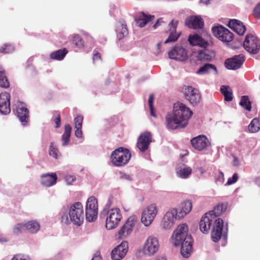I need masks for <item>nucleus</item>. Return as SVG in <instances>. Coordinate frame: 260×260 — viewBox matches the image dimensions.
Returning a JSON list of instances; mask_svg holds the SVG:
<instances>
[{
	"instance_id": "obj_48",
	"label": "nucleus",
	"mask_w": 260,
	"mask_h": 260,
	"mask_svg": "<svg viewBox=\"0 0 260 260\" xmlns=\"http://www.w3.org/2000/svg\"><path fill=\"white\" fill-rule=\"evenodd\" d=\"M119 178L121 180L126 181H131L132 180L131 175L122 172H119Z\"/></svg>"
},
{
	"instance_id": "obj_4",
	"label": "nucleus",
	"mask_w": 260,
	"mask_h": 260,
	"mask_svg": "<svg viewBox=\"0 0 260 260\" xmlns=\"http://www.w3.org/2000/svg\"><path fill=\"white\" fill-rule=\"evenodd\" d=\"M69 216L63 214L61 217V221L65 224L72 222L77 226H80L84 221V213L82 204L80 202H76L72 205L69 211Z\"/></svg>"
},
{
	"instance_id": "obj_54",
	"label": "nucleus",
	"mask_w": 260,
	"mask_h": 260,
	"mask_svg": "<svg viewBox=\"0 0 260 260\" xmlns=\"http://www.w3.org/2000/svg\"><path fill=\"white\" fill-rule=\"evenodd\" d=\"M82 127H75L76 130L75 132V135L77 138H82V132L81 129Z\"/></svg>"
},
{
	"instance_id": "obj_51",
	"label": "nucleus",
	"mask_w": 260,
	"mask_h": 260,
	"mask_svg": "<svg viewBox=\"0 0 260 260\" xmlns=\"http://www.w3.org/2000/svg\"><path fill=\"white\" fill-rule=\"evenodd\" d=\"M253 14L256 18L260 19V2L256 5L254 9Z\"/></svg>"
},
{
	"instance_id": "obj_10",
	"label": "nucleus",
	"mask_w": 260,
	"mask_h": 260,
	"mask_svg": "<svg viewBox=\"0 0 260 260\" xmlns=\"http://www.w3.org/2000/svg\"><path fill=\"white\" fill-rule=\"evenodd\" d=\"M158 209L155 204L148 206L143 212L141 221L145 226H149L155 218Z\"/></svg>"
},
{
	"instance_id": "obj_19",
	"label": "nucleus",
	"mask_w": 260,
	"mask_h": 260,
	"mask_svg": "<svg viewBox=\"0 0 260 260\" xmlns=\"http://www.w3.org/2000/svg\"><path fill=\"white\" fill-rule=\"evenodd\" d=\"M223 228V220L220 218L216 219L211 232V238L213 242H217L220 239Z\"/></svg>"
},
{
	"instance_id": "obj_3",
	"label": "nucleus",
	"mask_w": 260,
	"mask_h": 260,
	"mask_svg": "<svg viewBox=\"0 0 260 260\" xmlns=\"http://www.w3.org/2000/svg\"><path fill=\"white\" fill-rule=\"evenodd\" d=\"M192 207L191 202L187 200L181 203L179 209H172L167 212L163 218V226L165 228H171L173 224L174 219L183 218L190 212Z\"/></svg>"
},
{
	"instance_id": "obj_25",
	"label": "nucleus",
	"mask_w": 260,
	"mask_h": 260,
	"mask_svg": "<svg viewBox=\"0 0 260 260\" xmlns=\"http://www.w3.org/2000/svg\"><path fill=\"white\" fill-rule=\"evenodd\" d=\"M154 19V16L151 15H146L142 12L138 14L135 17V20L138 26L140 27H143L149 22L152 21Z\"/></svg>"
},
{
	"instance_id": "obj_37",
	"label": "nucleus",
	"mask_w": 260,
	"mask_h": 260,
	"mask_svg": "<svg viewBox=\"0 0 260 260\" xmlns=\"http://www.w3.org/2000/svg\"><path fill=\"white\" fill-rule=\"evenodd\" d=\"M25 230L31 233H35L40 229V224L37 221L32 220L25 223Z\"/></svg>"
},
{
	"instance_id": "obj_9",
	"label": "nucleus",
	"mask_w": 260,
	"mask_h": 260,
	"mask_svg": "<svg viewBox=\"0 0 260 260\" xmlns=\"http://www.w3.org/2000/svg\"><path fill=\"white\" fill-rule=\"evenodd\" d=\"M138 222V219L136 216H129L118 232V237L122 239L129 236L133 231Z\"/></svg>"
},
{
	"instance_id": "obj_27",
	"label": "nucleus",
	"mask_w": 260,
	"mask_h": 260,
	"mask_svg": "<svg viewBox=\"0 0 260 260\" xmlns=\"http://www.w3.org/2000/svg\"><path fill=\"white\" fill-rule=\"evenodd\" d=\"M228 207V203H221L215 206L213 210L210 211L208 213L214 219H216L217 217L221 215Z\"/></svg>"
},
{
	"instance_id": "obj_24",
	"label": "nucleus",
	"mask_w": 260,
	"mask_h": 260,
	"mask_svg": "<svg viewBox=\"0 0 260 260\" xmlns=\"http://www.w3.org/2000/svg\"><path fill=\"white\" fill-rule=\"evenodd\" d=\"M228 26L240 36H243L246 30V26L243 23L237 19L230 20Z\"/></svg>"
},
{
	"instance_id": "obj_38",
	"label": "nucleus",
	"mask_w": 260,
	"mask_h": 260,
	"mask_svg": "<svg viewBox=\"0 0 260 260\" xmlns=\"http://www.w3.org/2000/svg\"><path fill=\"white\" fill-rule=\"evenodd\" d=\"M0 86L5 88L10 86V83L6 75L5 71L2 68H0Z\"/></svg>"
},
{
	"instance_id": "obj_43",
	"label": "nucleus",
	"mask_w": 260,
	"mask_h": 260,
	"mask_svg": "<svg viewBox=\"0 0 260 260\" xmlns=\"http://www.w3.org/2000/svg\"><path fill=\"white\" fill-rule=\"evenodd\" d=\"M25 223H18L13 228V233L18 235L22 233L23 231H26Z\"/></svg>"
},
{
	"instance_id": "obj_55",
	"label": "nucleus",
	"mask_w": 260,
	"mask_h": 260,
	"mask_svg": "<svg viewBox=\"0 0 260 260\" xmlns=\"http://www.w3.org/2000/svg\"><path fill=\"white\" fill-rule=\"evenodd\" d=\"M91 260H102V256L99 252H96Z\"/></svg>"
},
{
	"instance_id": "obj_22",
	"label": "nucleus",
	"mask_w": 260,
	"mask_h": 260,
	"mask_svg": "<svg viewBox=\"0 0 260 260\" xmlns=\"http://www.w3.org/2000/svg\"><path fill=\"white\" fill-rule=\"evenodd\" d=\"M185 24L190 28L201 29L204 27V22L200 16H193L186 19Z\"/></svg>"
},
{
	"instance_id": "obj_16",
	"label": "nucleus",
	"mask_w": 260,
	"mask_h": 260,
	"mask_svg": "<svg viewBox=\"0 0 260 260\" xmlns=\"http://www.w3.org/2000/svg\"><path fill=\"white\" fill-rule=\"evenodd\" d=\"M128 250V243L126 241H123L118 246L114 248L111 253L112 260H120L126 254Z\"/></svg>"
},
{
	"instance_id": "obj_47",
	"label": "nucleus",
	"mask_w": 260,
	"mask_h": 260,
	"mask_svg": "<svg viewBox=\"0 0 260 260\" xmlns=\"http://www.w3.org/2000/svg\"><path fill=\"white\" fill-rule=\"evenodd\" d=\"M54 113L55 114L56 117L54 119V121L55 122L56 124L55 127L57 128L60 127L61 125L60 116V113L58 111H55Z\"/></svg>"
},
{
	"instance_id": "obj_36",
	"label": "nucleus",
	"mask_w": 260,
	"mask_h": 260,
	"mask_svg": "<svg viewBox=\"0 0 260 260\" xmlns=\"http://www.w3.org/2000/svg\"><path fill=\"white\" fill-rule=\"evenodd\" d=\"M72 132V127L69 124L64 125V131L61 137L63 146L67 145L70 141V138Z\"/></svg>"
},
{
	"instance_id": "obj_23",
	"label": "nucleus",
	"mask_w": 260,
	"mask_h": 260,
	"mask_svg": "<svg viewBox=\"0 0 260 260\" xmlns=\"http://www.w3.org/2000/svg\"><path fill=\"white\" fill-rule=\"evenodd\" d=\"M178 21L172 20L169 23V26H170V33L168 38L165 41V44L174 42L176 41L179 38L180 33H178L176 32V28L178 25Z\"/></svg>"
},
{
	"instance_id": "obj_44",
	"label": "nucleus",
	"mask_w": 260,
	"mask_h": 260,
	"mask_svg": "<svg viewBox=\"0 0 260 260\" xmlns=\"http://www.w3.org/2000/svg\"><path fill=\"white\" fill-rule=\"evenodd\" d=\"M49 153V155L53 158L55 159L58 158V150L56 147L54 146L52 143H51Z\"/></svg>"
},
{
	"instance_id": "obj_40",
	"label": "nucleus",
	"mask_w": 260,
	"mask_h": 260,
	"mask_svg": "<svg viewBox=\"0 0 260 260\" xmlns=\"http://www.w3.org/2000/svg\"><path fill=\"white\" fill-rule=\"evenodd\" d=\"M240 105L247 111H250L251 109V103L247 95H244L241 97Z\"/></svg>"
},
{
	"instance_id": "obj_57",
	"label": "nucleus",
	"mask_w": 260,
	"mask_h": 260,
	"mask_svg": "<svg viewBox=\"0 0 260 260\" xmlns=\"http://www.w3.org/2000/svg\"><path fill=\"white\" fill-rule=\"evenodd\" d=\"M160 22H163L161 19H159L156 21V22L153 25V28L154 29L156 28L160 24Z\"/></svg>"
},
{
	"instance_id": "obj_21",
	"label": "nucleus",
	"mask_w": 260,
	"mask_h": 260,
	"mask_svg": "<svg viewBox=\"0 0 260 260\" xmlns=\"http://www.w3.org/2000/svg\"><path fill=\"white\" fill-rule=\"evenodd\" d=\"M214 219L211 216L209 215L208 213H205L201 218L199 223V226L200 231L204 234L208 233L212 222L214 221Z\"/></svg>"
},
{
	"instance_id": "obj_42",
	"label": "nucleus",
	"mask_w": 260,
	"mask_h": 260,
	"mask_svg": "<svg viewBox=\"0 0 260 260\" xmlns=\"http://www.w3.org/2000/svg\"><path fill=\"white\" fill-rule=\"evenodd\" d=\"M14 47L12 44H6L0 47V53L3 54L10 53L13 52Z\"/></svg>"
},
{
	"instance_id": "obj_7",
	"label": "nucleus",
	"mask_w": 260,
	"mask_h": 260,
	"mask_svg": "<svg viewBox=\"0 0 260 260\" xmlns=\"http://www.w3.org/2000/svg\"><path fill=\"white\" fill-rule=\"evenodd\" d=\"M98 206L96 199L91 197L89 198L86 202L85 215L86 220L89 222L95 220L98 216Z\"/></svg>"
},
{
	"instance_id": "obj_53",
	"label": "nucleus",
	"mask_w": 260,
	"mask_h": 260,
	"mask_svg": "<svg viewBox=\"0 0 260 260\" xmlns=\"http://www.w3.org/2000/svg\"><path fill=\"white\" fill-rule=\"evenodd\" d=\"M66 180L68 184L71 185L76 180V177L73 175H67L66 176Z\"/></svg>"
},
{
	"instance_id": "obj_41",
	"label": "nucleus",
	"mask_w": 260,
	"mask_h": 260,
	"mask_svg": "<svg viewBox=\"0 0 260 260\" xmlns=\"http://www.w3.org/2000/svg\"><path fill=\"white\" fill-rule=\"evenodd\" d=\"M72 42L78 48H82L84 46V41L79 35L75 34L73 36Z\"/></svg>"
},
{
	"instance_id": "obj_45",
	"label": "nucleus",
	"mask_w": 260,
	"mask_h": 260,
	"mask_svg": "<svg viewBox=\"0 0 260 260\" xmlns=\"http://www.w3.org/2000/svg\"><path fill=\"white\" fill-rule=\"evenodd\" d=\"M154 100V96L153 94L149 95L148 99V105L150 110V114L151 116L155 117V115L153 112V102Z\"/></svg>"
},
{
	"instance_id": "obj_5",
	"label": "nucleus",
	"mask_w": 260,
	"mask_h": 260,
	"mask_svg": "<svg viewBox=\"0 0 260 260\" xmlns=\"http://www.w3.org/2000/svg\"><path fill=\"white\" fill-rule=\"evenodd\" d=\"M101 216H106L105 226L106 229L109 230L116 228L122 218L121 212L118 208L109 210L105 209L101 213Z\"/></svg>"
},
{
	"instance_id": "obj_26",
	"label": "nucleus",
	"mask_w": 260,
	"mask_h": 260,
	"mask_svg": "<svg viewBox=\"0 0 260 260\" xmlns=\"http://www.w3.org/2000/svg\"><path fill=\"white\" fill-rule=\"evenodd\" d=\"M57 176L55 173L46 174L41 175V183L46 187H50L56 184Z\"/></svg>"
},
{
	"instance_id": "obj_58",
	"label": "nucleus",
	"mask_w": 260,
	"mask_h": 260,
	"mask_svg": "<svg viewBox=\"0 0 260 260\" xmlns=\"http://www.w3.org/2000/svg\"><path fill=\"white\" fill-rule=\"evenodd\" d=\"M7 240L5 238H0V241L1 242H6Z\"/></svg>"
},
{
	"instance_id": "obj_61",
	"label": "nucleus",
	"mask_w": 260,
	"mask_h": 260,
	"mask_svg": "<svg viewBox=\"0 0 260 260\" xmlns=\"http://www.w3.org/2000/svg\"><path fill=\"white\" fill-rule=\"evenodd\" d=\"M260 181V178H258L256 180V181L258 182Z\"/></svg>"
},
{
	"instance_id": "obj_28",
	"label": "nucleus",
	"mask_w": 260,
	"mask_h": 260,
	"mask_svg": "<svg viewBox=\"0 0 260 260\" xmlns=\"http://www.w3.org/2000/svg\"><path fill=\"white\" fill-rule=\"evenodd\" d=\"M17 116L23 125H26L29 120V111L25 107H18L17 109Z\"/></svg>"
},
{
	"instance_id": "obj_8",
	"label": "nucleus",
	"mask_w": 260,
	"mask_h": 260,
	"mask_svg": "<svg viewBox=\"0 0 260 260\" xmlns=\"http://www.w3.org/2000/svg\"><path fill=\"white\" fill-rule=\"evenodd\" d=\"M245 49L251 54H257L260 50V40L252 35H247L243 42Z\"/></svg>"
},
{
	"instance_id": "obj_50",
	"label": "nucleus",
	"mask_w": 260,
	"mask_h": 260,
	"mask_svg": "<svg viewBox=\"0 0 260 260\" xmlns=\"http://www.w3.org/2000/svg\"><path fill=\"white\" fill-rule=\"evenodd\" d=\"M11 260H29V259L23 254H17L15 255Z\"/></svg>"
},
{
	"instance_id": "obj_18",
	"label": "nucleus",
	"mask_w": 260,
	"mask_h": 260,
	"mask_svg": "<svg viewBox=\"0 0 260 260\" xmlns=\"http://www.w3.org/2000/svg\"><path fill=\"white\" fill-rule=\"evenodd\" d=\"M168 56L171 59L179 61H184L188 57L185 49L180 46H175L169 52Z\"/></svg>"
},
{
	"instance_id": "obj_39",
	"label": "nucleus",
	"mask_w": 260,
	"mask_h": 260,
	"mask_svg": "<svg viewBox=\"0 0 260 260\" xmlns=\"http://www.w3.org/2000/svg\"><path fill=\"white\" fill-rule=\"evenodd\" d=\"M260 129V123L257 118H254L248 125V129L251 133H256Z\"/></svg>"
},
{
	"instance_id": "obj_13",
	"label": "nucleus",
	"mask_w": 260,
	"mask_h": 260,
	"mask_svg": "<svg viewBox=\"0 0 260 260\" xmlns=\"http://www.w3.org/2000/svg\"><path fill=\"white\" fill-rule=\"evenodd\" d=\"M151 142L152 134L150 132H145L139 137L137 147L140 151L145 152L148 149Z\"/></svg>"
},
{
	"instance_id": "obj_60",
	"label": "nucleus",
	"mask_w": 260,
	"mask_h": 260,
	"mask_svg": "<svg viewBox=\"0 0 260 260\" xmlns=\"http://www.w3.org/2000/svg\"><path fill=\"white\" fill-rule=\"evenodd\" d=\"M156 260H166L165 258H164L163 257H161L160 258H158V259H157Z\"/></svg>"
},
{
	"instance_id": "obj_20",
	"label": "nucleus",
	"mask_w": 260,
	"mask_h": 260,
	"mask_svg": "<svg viewBox=\"0 0 260 260\" xmlns=\"http://www.w3.org/2000/svg\"><path fill=\"white\" fill-rule=\"evenodd\" d=\"M10 94L5 92L0 94V112L2 114L7 115L10 113Z\"/></svg>"
},
{
	"instance_id": "obj_17",
	"label": "nucleus",
	"mask_w": 260,
	"mask_h": 260,
	"mask_svg": "<svg viewBox=\"0 0 260 260\" xmlns=\"http://www.w3.org/2000/svg\"><path fill=\"white\" fill-rule=\"evenodd\" d=\"M190 142L192 146L196 150L202 151L210 146V142L204 135H200L193 138Z\"/></svg>"
},
{
	"instance_id": "obj_15",
	"label": "nucleus",
	"mask_w": 260,
	"mask_h": 260,
	"mask_svg": "<svg viewBox=\"0 0 260 260\" xmlns=\"http://www.w3.org/2000/svg\"><path fill=\"white\" fill-rule=\"evenodd\" d=\"M186 99L192 104H197L201 100V95L198 89L192 86H187L184 89Z\"/></svg>"
},
{
	"instance_id": "obj_30",
	"label": "nucleus",
	"mask_w": 260,
	"mask_h": 260,
	"mask_svg": "<svg viewBox=\"0 0 260 260\" xmlns=\"http://www.w3.org/2000/svg\"><path fill=\"white\" fill-rule=\"evenodd\" d=\"M188 41L193 46H205L208 43L198 34L190 36L188 38Z\"/></svg>"
},
{
	"instance_id": "obj_2",
	"label": "nucleus",
	"mask_w": 260,
	"mask_h": 260,
	"mask_svg": "<svg viewBox=\"0 0 260 260\" xmlns=\"http://www.w3.org/2000/svg\"><path fill=\"white\" fill-rule=\"evenodd\" d=\"M188 227L186 223L179 224L172 236V242L175 246L181 245L180 253L184 257H188L192 252L193 240L188 235Z\"/></svg>"
},
{
	"instance_id": "obj_46",
	"label": "nucleus",
	"mask_w": 260,
	"mask_h": 260,
	"mask_svg": "<svg viewBox=\"0 0 260 260\" xmlns=\"http://www.w3.org/2000/svg\"><path fill=\"white\" fill-rule=\"evenodd\" d=\"M83 117L82 115H78L74 118L75 127H82Z\"/></svg>"
},
{
	"instance_id": "obj_1",
	"label": "nucleus",
	"mask_w": 260,
	"mask_h": 260,
	"mask_svg": "<svg viewBox=\"0 0 260 260\" xmlns=\"http://www.w3.org/2000/svg\"><path fill=\"white\" fill-rule=\"evenodd\" d=\"M173 108V112L168 113L166 117L168 127L172 129L185 127L188 124V120L192 112L185 105L180 102L175 103Z\"/></svg>"
},
{
	"instance_id": "obj_14",
	"label": "nucleus",
	"mask_w": 260,
	"mask_h": 260,
	"mask_svg": "<svg viewBox=\"0 0 260 260\" xmlns=\"http://www.w3.org/2000/svg\"><path fill=\"white\" fill-rule=\"evenodd\" d=\"M245 60V56L243 54L235 55L233 57L226 59L224 62V66L229 70H237L242 66Z\"/></svg>"
},
{
	"instance_id": "obj_6",
	"label": "nucleus",
	"mask_w": 260,
	"mask_h": 260,
	"mask_svg": "<svg viewBox=\"0 0 260 260\" xmlns=\"http://www.w3.org/2000/svg\"><path fill=\"white\" fill-rule=\"evenodd\" d=\"M131 157L130 151L122 147L115 149L111 155V162L117 167L123 166L127 164Z\"/></svg>"
},
{
	"instance_id": "obj_31",
	"label": "nucleus",
	"mask_w": 260,
	"mask_h": 260,
	"mask_svg": "<svg viewBox=\"0 0 260 260\" xmlns=\"http://www.w3.org/2000/svg\"><path fill=\"white\" fill-rule=\"evenodd\" d=\"M117 37L119 40L122 39L128 34L127 25L125 21L120 22V24L117 27Z\"/></svg>"
},
{
	"instance_id": "obj_33",
	"label": "nucleus",
	"mask_w": 260,
	"mask_h": 260,
	"mask_svg": "<svg viewBox=\"0 0 260 260\" xmlns=\"http://www.w3.org/2000/svg\"><path fill=\"white\" fill-rule=\"evenodd\" d=\"M221 94L224 96V100L226 102L232 101L233 91L232 88L228 85H221L220 88Z\"/></svg>"
},
{
	"instance_id": "obj_34",
	"label": "nucleus",
	"mask_w": 260,
	"mask_h": 260,
	"mask_svg": "<svg viewBox=\"0 0 260 260\" xmlns=\"http://www.w3.org/2000/svg\"><path fill=\"white\" fill-rule=\"evenodd\" d=\"M211 70H214L217 74L218 71L216 67L212 64L206 63L201 67L197 72L198 74H205L209 73Z\"/></svg>"
},
{
	"instance_id": "obj_52",
	"label": "nucleus",
	"mask_w": 260,
	"mask_h": 260,
	"mask_svg": "<svg viewBox=\"0 0 260 260\" xmlns=\"http://www.w3.org/2000/svg\"><path fill=\"white\" fill-rule=\"evenodd\" d=\"M238 178V176L237 174L235 173L233 175L232 177L228 179V182H227V184H229V185H230V184H233V183H235L237 181Z\"/></svg>"
},
{
	"instance_id": "obj_29",
	"label": "nucleus",
	"mask_w": 260,
	"mask_h": 260,
	"mask_svg": "<svg viewBox=\"0 0 260 260\" xmlns=\"http://www.w3.org/2000/svg\"><path fill=\"white\" fill-rule=\"evenodd\" d=\"M215 53L207 49H204L198 52L197 58L201 61H210L215 56Z\"/></svg>"
},
{
	"instance_id": "obj_49",
	"label": "nucleus",
	"mask_w": 260,
	"mask_h": 260,
	"mask_svg": "<svg viewBox=\"0 0 260 260\" xmlns=\"http://www.w3.org/2000/svg\"><path fill=\"white\" fill-rule=\"evenodd\" d=\"M92 59L93 62L98 61L101 60V53L97 49H94L93 52Z\"/></svg>"
},
{
	"instance_id": "obj_12",
	"label": "nucleus",
	"mask_w": 260,
	"mask_h": 260,
	"mask_svg": "<svg viewBox=\"0 0 260 260\" xmlns=\"http://www.w3.org/2000/svg\"><path fill=\"white\" fill-rule=\"evenodd\" d=\"M159 247L157 238L153 236H149L145 242L143 250L145 254L150 256L158 251Z\"/></svg>"
},
{
	"instance_id": "obj_35",
	"label": "nucleus",
	"mask_w": 260,
	"mask_h": 260,
	"mask_svg": "<svg viewBox=\"0 0 260 260\" xmlns=\"http://www.w3.org/2000/svg\"><path fill=\"white\" fill-rule=\"evenodd\" d=\"M68 50L64 48L58 50L57 51H54L50 54V58L52 59L61 60L66 54L68 53Z\"/></svg>"
},
{
	"instance_id": "obj_32",
	"label": "nucleus",
	"mask_w": 260,
	"mask_h": 260,
	"mask_svg": "<svg viewBox=\"0 0 260 260\" xmlns=\"http://www.w3.org/2000/svg\"><path fill=\"white\" fill-rule=\"evenodd\" d=\"M192 173V169L190 167L184 166L177 169L176 174L180 178L185 179L188 178Z\"/></svg>"
},
{
	"instance_id": "obj_56",
	"label": "nucleus",
	"mask_w": 260,
	"mask_h": 260,
	"mask_svg": "<svg viewBox=\"0 0 260 260\" xmlns=\"http://www.w3.org/2000/svg\"><path fill=\"white\" fill-rule=\"evenodd\" d=\"M240 164L239 161L237 157H234V160L233 161V165L234 166H238Z\"/></svg>"
},
{
	"instance_id": "obj_11",
	"label": "nucleus",
	"mask_w": 260,
	"mask_h": 260,
	"mask_svg": "<svg viewBox=\"0 0 260 260\" xmlns=\"http://www.w3.org/2000/svg\"><path fill=\"white\" fill-rule=\"evenodd\" d=\"M212 30L213 35L222 42H230L233 40V34L221 25L213 27Z\"/></svg>"
},
{
	"instance_id": "obj_59",
	"label": "nucleus",
	"mask_w": 260,
	"mask_h": 260,
	"mask_svg": "<svg viewBox=\"0 0 260 260\" xmlns=\"http://www.w3.org/2000/svg\"><path fill=\"white\" fill-rule=\"evenodd\" d=\"M160 45H161V43H158L157 44V47H158V49H159Z\"/></svg>"
}]
</instances>
